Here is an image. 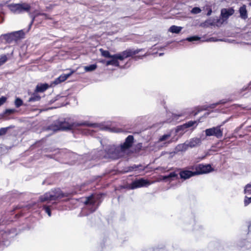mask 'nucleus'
<instances>
[{"mask_svg":"<svg viewBox=\"0 0 251 251\" xmlns=\"http://www.w3.org/2000/svg\"><path fill=\"white\" fill-rule=\"evenodd\" d=\"M134 138L133 135H129L126 139L123 144L119 146L109 145L105 147L104 154L101 156L102 151L98 152V157L100 158H110L118 159L124 155L126 151L130 149L134 143Z\"/></svg>","mask_w":251,"mask_h":251,"instance_id":"1","label":"nucleus"},{"mask_svg":"<svg viewBox=\"0 0 251 251\" xmlns=\"http://www.w3.org/2000/svg\"><path fill=\"white\" fill-rule=\"evenodd\" d=\"M75 117H67L59 120L55 125H52L50 128L54 131L67 130L70 129H79L81 126L96 127L97 124L91 123L88 121L77 122Z\"/></svg>","mask_w":251,"mask_h":251,"instance_id":"2","label":"nucleus"},{"mask_svg":"<svg viewBox=\"0 0 251 251\" xmlns=\"http://www.w3.org/2000/svg\"><path fill=\"white\" fill-rule=\"evenodd\" d=\"M65 197H68V195L62 192L60 189H57L51 190L50 191L41 196L39 198V200L42 202H47L46 204L43 205V210L45 211L49 217H51V210L55 208L57 203L54 201L50 203V201H56Z\"/></svg>","mask_w":251,"mask_h":251,"instance_id":"3","label":"nucleus"},{"mask_svg":"<svg viewBox=\"0 0 251 251\" xmlns=\"http://www.w3.org/2000/svg\"><path fill=\"white\" fill-rule=\"evenodd\" d=\"M142 49H127L121 52L112 55L110 60L106 62V66L112 65L115 67H120L118 60H123L127 57L132 56L138 53Z\"/></svg>","mask_w":251,"mask_h":251,"instance_id":"4","label":"nucleus"},{"mask_svg":"<svg viewBox=\"0 0 251 251\" xmlns=\"http://www.w3.org/2000/svg\"><path fill=\"white\" fill-rule=\"evenodd\" d=\"M100 199V195H92L86 197L84 201V207L83 211L87 210L89 213L95 211L101 202Z\"/></svg>","mask_w":251,"mask_h":251,"instance_id":"5","label":"nucleus"},{"mask_svg":"<svg viewBox=\"0 0 251 251\" xmlns=\"http://www.w3.org/2000/svg\"><path fill=\"white\" fill-rule=\"evenodd\" d=\"M234 13V10L232 7L222 9L220 17H216L215 18H214L211 25H216L217 26L221 25L227 20L230 16L232 15Z\"/></svg>","mask_w":251,"mask_h":251,"instance_id":"6","label":"nucleus"},{"mask_svg":"<svg viewBox=\"0 0 251 251\" xmlns=\"http://www.w3.org/2000/svg\"><path fill=\"white\" fill-rule=\"evenodd\" d=\"M9 9L14 14H21L29 12L31 6L27 3H11L7 5Z\"/></svg>","mask_w":251,"mask_h":251,"instance_id":"7","label":"nucleus"},{"mask_svg":"<svg viewBox=\"0 0 251 251\" xmlns=\"http://www.w3.org/2000/svg\"><path fill=\"white\" fill-rule=\"evenodd\" d=\"M227 120L224 121L221 125L206 129L204 131L206 136H214L218 139H221L223 135V128L221 127L227 122Z\"/></svg>","mask_w":251,"mask_h":251,"instance_id":"8","label":"nucleus"},{"mask_svg":"<svg viewBox=\"0 0 251 251\" xmlns=\"http://www.w3.org/2000/svg\"><path fill=\"white\" fill-rule=\"evenodd\" d=\"M3 39L8 43H12L13 42H16L21 39L24 37L25 33L22 30L11 33L5 34L1 35Z\"/></svg>","mask_w":251,"mask_h":251,"instance_id":"9","label":"nucleus"},{"mask_svg":"<svg viewBox=\"0 0 251 251\" xmlns=\"http://www.w3.org/2000/svg\"><path fill=\"white\" fill-rule=\"evenodd\" d=\"M65 158L68 159V162H67L66 163L72 165L74 164L76 161L80 160V159H83L85 158L87 159L89 158V156L88 154H85L82 156L78 155L75 152L68 151L65 154ZM83 162V161L79 160V163H81Z\"/></svg>","mask_w":251,"mask_h":251,"instance_id":"10","label":"nucleus"},{"mask_svg":"<svg viewBox=\"0 0 251 251\" xmlns=\"http://www.w3.org/2000/svg\"><path fill=\"white\" fill-rule=\"evenodd\" d=\"M213 171V169L210 164H200L196 167L195 174L199 175L209 173Z\"/></svg>","mask_w":251,"mask_h":251,"instance_id":"11","label":"nucleus"},{"mask_svg":"<svg viewBox=\"0 0 251 251\" xmlns=\"http://www.w3.org/2000/svg\"><path fill=\"white\" fill-rule=\"evenodd\" d=\"M151 184V182L149 180L141 178L133 181L130 184L129 188L131 189H135L138 188L149 186Z\"/></svg>","mask_w":251,"mask_h":251,"instance_id":"12","label":"nucleus"},{"mask_svg":"<svg viewBox=\"0 0 251 251\" xmlns=\"http://www.w3.org/2000/svg\"><path fill=\"white\" fill-rule=\"evenodd\" d=\"M177 172L179 175L180 178L183 180H186L190 177L196 176L195 171H191L182 169H177Z\"/></svg>","mask_w":251,"mask_h":251,"instance_id":"13","label":"nucleus"},{"mask_svg":"<svg viewBox=\"0 0 251 251\" xmlns=\"http://www.w3.org/2000/svg\"><path fill=\"white\" fill-rule=\"evenodd\" d=\"M74 71H72L70 73L68 74H64L60 75L59 77L56 78L52 82V84L57 85L60 83L66 80L69 77H70L73 73Z\"/></svg>","mask_w":251,"mask_h":251,"instance_id":"14","label":"nucleus"},{"mask_svg":"<svg viewBox=\"0 0 251 251\" xmlns=\"http://www.w3.org/2000/svg\"><path fill=\"white\" fill-rule=\"evenodd\" d=\"M184 223L188 226V229H194L197 228L195 227L196 225V221L193 216L185 219Z\"/></svg>","mask_w":251,"mask_h":251,"instance_id":"15","label":"nucleus"},{"mask_svg":"<svg viewBox=\"0 0 251 251\" xmlns=\"http://www.w3.org/2000/svg\"><path fill=\"white\" fill-rule=\"evenodd\" d=\"M239 13L240 14L239 17L241 19L245 20L248 18V11L245 4L239 8Z\"/></svg>","mask_w":251,"mask_h":251,"instance_id":"16","label":"nucleus"},{"mask_svg":"<svg viewBox=\"0 0 251 251\" xmlns=\"http://www.w3.org/2000/svg\"><path fill=\"white\" fill-rule=\"evenodd\" d=\"M178 172H177V169L175 171L171 172L168 175L164 176H163V179L166 180L167 179L173 180L174 178L176 179H178Z\"/></svg>","mask_w":251,"mask_h":251,"instance_id":"17","label":"nucleus"},{"mask_svg":"<svg viewBox=\"0 0 251 251\" xmlns=\"http://www.w3.org/2000/svg\"><path fill=\"white\" fill-rule=\"evenodd\" d=\"M28 13V15L30 17V18L31 19V21L28 25V28L27 29V31H29L31 27V25H32L33 23H34V21H35V18L38 17V16L39 15H45V16H46V14H45V13H35V14H34L33 13H31L30 12V11H29V12H27Z\"/></svg>","mask_w":251,"mask_h":251,"instance_id":"18","label":"nucleus"},{"mask_svg":"<svg viewBox=\"0 0 251 251\" xmlns=\"http://www.w3.org/2000/svg\"><path fill=\"white\" fill-rule=\"evenodd\" d=\"M201 143V139L200 138H194L191 139L188 143L187 144L189 147L191 148L199 146Z\"/></svg>","mask_w":251,"mask_h":251,"instance_id":"19","label":"nucleus"},{"mask_svg":"<svg viewBox=\"0 0 251 251\" xmlns=\"http://www.w3.org/2000/svg\"><path fill=\"white\" fill-rule=\"evenodd\" d=\"M49 86L47 83H40L38 84L35 88L36 92H43L46 91L48 88Z\"/></svg>","mask_w":251,"mask_h":251,"instance_id":"20","label":"nucleus"},{"mask_svg":"<svg viewBox=\"0 0 251 251\" xmlns=\"http://www.w3.org/2000/svg\"><path fill=\"white\" fill-rule=\"evenodd\" d=\"M188 148L189 147L187 144V142H185L183 144H180L178 145L176 147V150L177 151H186Z\"/></svg>","mask_w":251,"mask_h":251,"instance_id":"21","label":"nucleus"},{"mask_svg":"<svg viewBox=\"0 0 251 251\" xmlns=\"http://www.w3.org/2000/svg\"><path fill=\"white\" fill-rule=\"evenodd\" d=\"M182 27L181 26H178L176 25H172L169 29V31L173 33L178 34L179 33L181 30H182Z\"/></svg>","mask_w":251,"mask_h":251,"instance_id":"22","label":"nucleus"},{"mask_svg":"<svg viewBox=\"0 0 251 251\" xmlns=\"http://www.w3.org/2000/svg\"><path fill=\"white\" fill-rule=\"evenodd\" d=\"M41 99L40 96L38 94V92H35L33 93V94L31 96V97L28 99L29 102H34L39 101Z\"/></svg>","mask_w":251,"mask_h":251,"instance_id":"23","label":"nucleus"},{"mask_svg":"<svg viewBox=\"0 0 251 251\" xmlns=\"http://www.w3.org/2000/svg\"><path fill=\"white\" fill-rule=\"evenodd\" d=\"M98 66L96 64H91L84 67V70L86 72H90L95 71Z\"/></svg>","mask_w":251,"mask_h":251,"instance_id":"24","label":"nucleus"},{"mask_svg":"<svg viewBox=\"0 0 251 251\" xmlns=\"http://www.w3.org/2000/svg\"><path fill=\"white\" fill-rule=\"evenodd\" d=\"M201 39V37L197 35H194L190 37H188L185 39L186 41H187L188 42H195L199 41Z\"/></svg>","mask_w":251,"mask_h":251,"instance_id":"25","label":"nucleus"},{"mask_svg":"<svg viewBox=\"0 0 251 251\" xmlns=\"http://www.w3.org/2000/svg\"><path fill=\"white\" fill-rule=\"evenodd\" d=\"M100 51L101 52V55L106 58H110L112 56V55H111L108 50H103L102 49H100Z\"/></svg>","mask_w":251,"mask_h":251,"instance_id":"26","label":"nucleus"},{"mask_svg":"<svg viewBox=\"0 0 251 251\" xmlns=\"http://www.w3.org/2000/svg\"><path fill=\"white\" fill-rule=\"evenodd\" d=\"M170 137H171L170 133L165 134L159 137L158 142H161L167 141V140H168L170 138Z\"/></svg>","mask_w":251,"mask_h":251,"instance_id":"27","label":"nucleus"},{"mask_svg":"<svg viewBox=\"0 0 251 251\" xmlns=\"http://www.w3.org/2000/svg\"><path fill=\"white\" fill-rule=\"evenodd\" d=\"M244 193L246 196H251V184H248L244 189Z\"/></svg>","mask_w":251,"mask_h":251,"instance_id":"28","label":"nucleus"},{"mask_svg":"<svg viewBox=\"0 0 251 251\" xmlns=\"http://www.w3.org/2000/svg\"><path fill=\"white\" fill-rule=\"evenodd\" d=\"M11 128H12V126H11L5 127L0 128V136H2V135H5L7 133L8 130Z\"/></svg>","mask_w":251,"mask_h":251,"instance_id":"29","label":"nucleus"},{"mask_svg":"<svg viewBox=\"0 0 251 251\" xmlns=\"http://www.w3.org/2000/svg\"><path fill=\"white\" fill-rule=\"evenodd\" d=\"M23 104V101L20 98H17L15 100V105L17 108L22 106Z\"/></svg>","mask_w":251,"mask_h":251,"instance_id":"30","label":"nucleus"},{"mask_svg":"<svg viewBox=\"0 0 251 251\" xmlns=\"http://www.w3.org/2000/svg\"><path fill=\"white\" fill-rule=\"evenodd\" d=\"M187 129V128H186L185 126H183V125H180V126H178L176 127V132H180L181 131V132H180V134L182 133L183 132H184V131Z\"/></svg>","mask_w":251,"mask_h":251,"instance_id":"31","label":"nucleus"},{"mask_svg":"<svg viewBox=\"0 0 251 251\" xmlns=\"http://www.w3.org/2000/svg\"><path fill=\"white\" fill-rule=\"evenodd\" d=\"M196 123V122L195 121H190L186 123L185 124H183V126H185L186 128H187L188 127H190L193 126Z\"/></svg>","mask_w":251,"mask_h":251,"instance_id":"32","label":"nucleus"},{"mask_svg":"<svg viewBox=\"0 0 251 251\" xmlns=\"http://www.w3.org/2000/svg\"><path fill=\"white\" fill-rule=\"evenodd\" d=\"M245 206H247L251 203V196H246L244 201Z\"/></svg>","mask_w":251,"mask_h":251,"instance_id":"33","label":"nucleus"},{"mask_svg":"<svg viewBox=\"0 0 251 251\" xmlns=\"http://www.w3.org/2000/svg\"><path fill=\"white\" fill-rule=\"evenodd\" d=\"M244 242H246V244H242L241 243L238 245V246L243 248H245V249H251V246H249V242L247 241L246 242L245 240H244L243 241Z\"/></svg>","mask_w":251,"mask_h":251,"instance_id":"34","label":"nucleus"},{"mask_svg":"<svg viewBox=\"0 0 251 251\" xmlns=\"http://www.w3.org/2000/svg\"><path fill=\"white\" fill-rule=\"evenodd\" d=\"M201 9L200 7H195L192 8V9L191 11V12L194 14H199L201 12Z\"/></svg>","mask_w":251,"mask_h":251,"instance_id":"35","label":"nucleus"},{"mask_svg":"<svg viewBox=\"0 0 251 251\" xmlns=\"http://www.w3.org/2000/svg\"><path fill=\"white\" fill-rule=\"evenodd\" d=\"M7 60V58L6 55H2L0 56V66L3 64L5 62H6Z\"/></svg>","mask_w":251,"mask_h":251,"instance_id":"36","label":"nucleus"},{"mask_svg":"<svg viewBox=\"0 0 251 251\" xmlns=\"http://www.w3.org/2000/svg\"><path fill=\"white\" fill-rule=\"evenodd\" d=\"M141 165H133V166H130L128 168V171L131 172L133 171L134 170H136L137 168H138L139 167H141Z\"/></svg>","mask_w":251,"mask_h":251,"instance_id":"37","label":"nucleus"},{"mask_svg":"<svg viewBox=\"0 0 251 251\" xmlns=\"http://www.w3.org/2000/svg\"><path fill=\"white\" fill-rule=\"evenodd\" d=\"M15 111V110L14 109H7L5 110L4 114L10 115L13 113Z\"/></svg>","mask_w":251,"mask_h":251,"instance_id":"38","label":"nucleus"},{"mask_svg":"<svg viewBox=\"0 0 251 251\" xmlns=\"http://www.w3.org/2000/svg\"><path fill=\"white\" fill-rule=\"evenodd\" d=\"M7 98L5 96H2L0 98V106L2 105L6 101Z\"/></svg>","mask_w":251,"mask_h":251,"instance_id":"39","label":"nucleus"},{"mask_svg":"<svg viewBox=\"0 0 251 251\" xmlns=\"http://www.w3.org/2000/svg\"><path fill=\"white\" fill-rule=\"evenodd\" d=\"M247 90H251V82L249 84L248 86L247 87H244L242 89V92L246 91Z\"/></svg>","mask_w":251,"mask_h":251,"instance_id":"40","label":"nucleus"},{"mask_svg":"<svg viewBox=\"0 0 251 251\" xmlns=\"http://www.w3.org/2000/svg\"><path fill=\"white\" fill-rule=\"evenodd\" d=\"M248 229H249L248 236H249V237H251V223L248 226Z\"/></svg>","mask_w":251,"mask_h":251,"instance_id":"41","label":"nucleus"},{"mask_svg":"<svg viewBox=\"0 0 251 251\" xmlns=\"http://www.w3.org/2000/svg\"><path fill=\"white\" fill-rule=\"evenodd\" d=\"M143 57H144V56L137 55V56H134L133 58H134L135 60H138V59H142V58Z\"/></svg>","mask_w":251,"mask_h":251,"instance_id":"42","label":"nucleus"},{"mask_svg":"<svg viewBox=\"0 0 251 251\" xmlns=\"http://www.w3.org/2000/svg\"><path fill=\"white\" fill-rule=\"evenodd\" d=\"M218 40H215V39H214V38H210L208 41L215 42V41H217Z\"/></svg>","mask_w":251,"mask_h":251,"instance_id":"43","label":"nucleus"},{"mask_svg":"<svg viewBox=\"0 0 251 251\" xmlns=\"http://www.w3.org/2000/svg\"><path fill=\"white\" fill-rule=\"evenodd\" d=\"M211 13H212V10L210 9V10H209V11L207 12V15L208 16H209V15H211Z\"/></svg>","mask_w":251,"mask_h":251,"instance_id":"44","label":"nucleus"},{"mask_svg":"<svg viewBox=\"0 0 251 251\" xmlns=\"http://www.w3.org/2000/svg\"><path fill=\"white\" fill-rule=\"evenodd\" d=\"M100 63H106V61H105V60H100Z\"/></svg>","mask_w":251,"mask_h":251,"instance_id":"45","label":"nucleus"},{"mask_svg":"<svg viewBox=\"0 0 251 251\" xmlns=\"http://www.w3.org/2000/svg\"><path fill=\"white\" fill-rule=\"evenodd\" d=\"M249 242V246H251V239H250V241Z\"/></svg>","mask_w":251,"mask_h":251,"instance_id":"46","label":"nucleus"},{"mask_svg":"<svg viewBox=\"0 0 251 251\" xmlns=\"http://www.w3.org/2000/svg\"><path fill=\"white\" fill-rule=\"evenodd\" d=\"M163 54H164L163 53H160L159 54V56H162V55H163Z\"/></svg>","mask_w":251,"mask_h":251,"instance_id":"47","label":"nucleus"},{"mask_svg":"<svg viewBox=\"0 0 251 251\" xmlns=\"http://www.w3.org/2000/svg\"><path fill=\"white\" fill-rule=\"evenodd\" d=\"M249 5L250 6H251V2H249Z\"/></svg>","mask_w":251,"mask_h":251,"instance_id":"48","label":"nucleus"},{"mask_svg":"<svg viewBox=\"0 0 251 251\" xmlns=\"http://www.w3.org/2000/svg\"><path fill=\"white\" fill-rule=\"evenodd\" d=\"M109 129V128H107V127H106V130H107V129Z\"/></svg>","mask_w":251,"mask_h":251,"instance_id":"49","label":"nucleus"}]
</instances>
